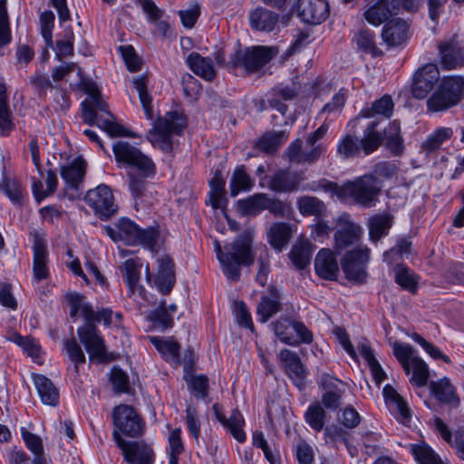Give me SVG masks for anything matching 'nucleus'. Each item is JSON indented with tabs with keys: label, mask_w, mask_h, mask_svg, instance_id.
Wrapping results in <instances>:
<instances>
[{
	"label": "nucleus",
	"mask_w": 464,
	"mask_h": 464,
	"mask_svg": "<svg viewBox=\"0 0 464 464\" xmlns=\"http://www.w3.org/2000/svg\"><path fill=\"white\" fill-rule=\"evenodd\" d=\"M429 387L432 396L440 402L454 406L459 404V398L449 378L443 377L439 381H432Z\"/></svg>",
	"instance_id": "72a5a7b5"
},
{
	"label": "nucleus",
	"mask_w": 464,
	"mask_h": 464,
	"mask_svg": "<svg viewBox=\"0 0 464 464\" xmlns=\"http://www.w3.org/2000/svg\"><path fill=\"white\" fill-rule=\"evenodd\" d=\"M378 121H372L363 130L362 139L355 135L346 134L336 145V156L341 160L360 157L362 154L370 155L381 147V137L377 133Z\"/></svg>",
	"instance_id": "7ed1b4c3"
},
{
	"label": "nucleus",
	"mask_w": 464,
	"mask_h": 464,
	"mask_svg": "<svg viewBox=\"0 0 464 464\" xmlns=\"http://www.w3.org/2000/svg\"><path fill=\"white\" fill-rule=\"evenodd\" d=\"M416 350L409 343H395L393 344V354L401 362L406 374L411 372V358L414 357Z\"/></svg>",
	"instance_id": "0e129e2a"
},
{
	"label": "nucleus",
	"mask_w": 464,
	"mask_h": 464,
	"mask_svg": "<svg viewBox=\"0 0 464 464\" xmlns=\"http://www.w3.org/2000/svg\"><path fill=\"white\" fill-rule=\"evenodd\" d=\"M254 187V181L246 173L244 165L237 167L229 181L230 196L237 197L241 191H249Z\"/></svg>",
	"instance_id": "49530a36"
},
{
	"label": "nucleus",
	"mask_w": 464,
	"mask_h": 464,
	"mask_svg": "<svg viewBox=\"0 0 464 464\" xmlns=\"http://www.w3.org/2000/svg\"><path fill=\"white\" fill-rule=\"evenodd\" d=\"M78 338L89 353L91 362L97 360L102 362L107 360L105 340L97 325L84 323L77 329Z\"/></svg>",
	"instance_id": "ddd939ff"
},
{
	"label": "nucleus",
	"mask_w": 464,
	"mask_h": 464,
	"mask_svg": "<svg viewBox=\"0 0 464 464\" xmlns=\"http://www.w3.org/2000/svg\"><path fill=\"white\" fill-rule=\"evenodd\" d=\"M370 260V249L367 246L348 250L341 259V266L348 281L362 285L366 282V266Z\"/></svg>",
	"instance_id": "9d476101"
},
{
	"label": "nucleus",
	"mask_w": 464,
	"mask_h": 464,
	"mask_svg": "<svg viewBox=\"0 0 464 464\" xmlns=\"http://www.w3.org/2000/svg\"><path fill=\"white\" fill-rule=\"evenodd\" d=\"M274 55L275 53L267 46L239 49L230 57L227 63V68L229 70L243 68L246 73H254L268 63Z\"/></svg>",
	"instance_id": "423d86ee"
},
{
	"label": "nucleus",
	"mask_w": 464,
	"mask_h": 464,
	"mask_svg": "<svg viewBox=\"0 0 464 464\" xmlns=\"http://www.w3.org/2000/svg\"><path fill=\"white\" fill-rule=\"evenodd\" d=\"M253 240L248 233H244L225 246L226 256L222 266V272L226 277L237 282L241 276L242 266H251L255 261L252 251Z\"/></svg>",
	"instance_id": "f03ea898"
},
{
	"label": "nucleus",
	"mask_w": 464,
	"mask_h": 464,
	"mask_svg": "<svg viewBox=\"0 0 464 464\" xmlns=\"http://www.w3.org/2000/svg\"><path fill=\"white\" fill-rule=\"evenodd\" d=\"M292 237L291 225L285 222L274 223L267 233V239L273 248L281 252Z\"/></svg>",
	"instance_id": "37998d69"
},
{
	"label": "nucleus",
	"mask_w": 464,
	"mask_h": 464,
	"mask_svg": "<svg viewBox=\"0 0 464 464\" xmlns=\"http://www.w3.org/2000/svg\"><path fill=\"white\" fill-rule=\"evenodd\" d=\"M393 225V216L389 212L379 213L372 216L368 221L369 237L372 242H377L389 234Z\"/></svg>",
	"instance_id": "c9c22d12"
},
{
	"label": "nucleus",
	"mask_w": 464,
	"mask_h": 464,
	"mask_svg": "<svg viewBox=\"0 0 464 464\" xmlns=\"http://www.w3.org/2000/svg\"><path fill=\"white\" fill-rule=\"evenodd\" d=\"M112 421L113 432H117L121 436L123 434L127 437L138 438L145 430V421L135 408L128 404H120L114 407Z\"/></svg>",
	"instance_id": "6e6552de"
},
{
	"label": "nucleus",
	"mask_w": 464,
	"mask_h": 464,
	"mask_svg": "<svg viewBox=\"0 0 464 464\" xmlns=\"http://www.w3.org/2000/svg\"><path fill=\"white\" fill-rule=\"evenodd\" d=\"M148 320L152 324L155 329L161 332L171 328L174 324L172 316L168 313L164 305H160L159 308L151 311L148 315Z\"/></svg>",
	"instance_id": "13d9d810"
},
{
	"label": "nucleus",
	"mask_w": 464,
	"mask_h": 464,
	"mask_svg": "<svg viewBox=\"0 0 464 464\" xmlns=\"http://www.w3.org/2000/svg\"><path fill=\"white\" fill-rule=\"evenodd\" d=\"M30 237L33 239L34 276L40 282L49 276V269L47 267L48 250L45 235L44 232L34 229L30 232Z\"/></svg>",
	"instance_id": "f3484780"
},
{
	"label": "nucleus",
	"mask_w": 464,
	"mask_h": 464,
	"mask_svg": "<svg viewBox=\"0 0 464 464\" xmlns=\"http://www.w3.org/2000/svg\"><path fill=\"white\" fill-rule=\"evenodd\" d=\"M186 127V121L177 111H169L164 118H160L150 134L180 135Z\"/></svg>",
	"instance_id": "c756f323"
},
{
	"label": "nucleus",
	"mask_w": 464,
	"mask_h": 464,
	"mask_svg": "<svg viewBox=\"0 0 464 464\" xmlns=\"http://www.w3.org/2000/svg\"><path fill=\"white\" fill-rule=\"evenodd\" d=\"M412 453L419 464H441L440 456L427 444L413 445Z\"/></svg>",
	"instance_id": "338daca9"
},
{
	"label": "nucleus",
	"mask_w": 464,
	"mask_h": 464,
	"mask_svg": "<svg viewBox=\"0 0 464 464\" xmlns=\"http://www.w3.org/2000/svg\"><path fill=\"white\" fill-rule=\"evenodd\" d=\"M64 349L67 352L69 359L74 365V371L76 373L79 372V366L85 362V354L81 347V345L77 343L75 338L66 339L63 341Z\"/></svg>",
	"instance_id": "69168bd1"
},
{
	"label": "nucleus",
	"mask_w": 464,
	"mask_h": 464,
	"mask_svg": "<svg viewBox=\"0 0 464 464\" xmlns=\"http://www.w3.org/2000/svg\"><path fill=\"white\" fill-rule=\"evenodd\" d=\"M382 395L391 412L399 415L402 420L411 418V409L407 402L392 385L386 384L383 387Z\"/></svg>",
	"instance_id": "e433bc0d"
},
{
	"label": "nucleus",
	"mask_w": 464,
	"mask_h": 464,
	"mask_svg": "<svg viewBox=\"0 0 464 464\" xmlns=\"http://www.w3.org/2000/svg\"><path fill=\"white\" fill-rule=\"evenodd\" d=\"M400 9V3L398 0H378L372 6L364 12L365 20L374 25L378 26L384 22L397 14Z\"/></svg>",
	"instance_id": "5701e85b"
},
{
	"label": "nucleus",
	"mask_w": 464,
	"mask_h": 464,
	"mask_svg": "<svg viewBox=\"0 0 464 464\" xmlns=\"http://www.w3.org/2000/svg\"><path fill=\"white\" fill-rule=\"evenodd\" d=\"M400 9V3L398 0H378L372 6L364 12L365 20L374 25L378 26L384 22L397 14Z\"/></svg>",
	"instance_id": "b1692460"
},
{
	"label": "nucleus",
	"mask_w": 464,
	"mask_h": 464,
	"mask_svg": "<svg viewBox=\"0 0 464 464\" xmlns=\"http://www.w3.org/2000/svg\"><path fill=\"white\" fill-rule=\"evenodd\" d=\"M85 296L80 293H71L66 295V300L70 306V316L75 318L79 313L84 322L96 325L103 322L105 326H110L112 323V311L110 308H102L100 311H94L92 304L84 302Z\"/></svg>",
	"instance_id": "9b49d317"
},
{
	"label": "nucleus",
	"mask_w": 464,
	"mask_h": 464,
	"mask_svg": "<svg viewBox=\"0 0 464 464\" xmlns=\"http://www.w3.org/2000/svg\"><path fill=\"white\" fill-rule=\"evenodd\" d=\"M410 365L412 368L411 383L418 387L425 386L430 375L426 362L420 357H412Z\"/></svg>",
	"instance_id": "052dcab7"
},
{
	"label": "nucleus",
	"mask_w": 464,
	"mask_h": 464,
	"mask_svg": "<svg viewBox=\"0 0 464 464\" xmlns=\"http://www.w3.org/2000/svg\"><path fill=\"white\" fill-rule=\"evenodd\" d=\"M329 123L324 121L323 124L306 138V145L310 150L303 152L302 163L313 164L316 162L326 151V146L320 141L326 136Z\"/></svg>",
	"instance_id": "393cba45"
},
{
	"label": "nucleus",
	"mask_w": 464,
	"mask_h": 464,
	"mask_svg": "<svg viewBox=\"0 0 464 464\" xmlns=\"http://www.w3.org/2000/svg\"><path fill=\"white\" fill-rule=\"evenodd\" d=\"M394 281L402 290L415 295L419 289L420 276L403 263L397 264L394 268Z\"/></svg>",
	"instance_id": "58836bf2"
},
{
	"label": "nucleus",
	"mask_w": 464,
	"mask_h": 464,
	"mask_svg": "<svg viewBox=\"0 0 464 464\" xmlns=\"http://www.w3.org/2000/svg\"><path fill=\"white\" fill-rule=\"evenodd\" d=\"M314 270L320 278L336 281L339 275V265L334 252L329 248L320 249L314 259Z\"/></svg>",
	"instance_id": "4be33fe9"
},
{
	"label": "nucleus",
	"mask_w": 464,
	"mask_h": 464,
	"mask_svg": "<svg viewBox=\"0 0 464 464\" xmlns=\"http://www.w3.org/2000/svg\"><path fill=\"white\" fill-rule=\"evenodd\" d=\"M33 380L42 402L56 406L59 403V392L53 382L43 374H34Z\"/></svg>",
	"instance_id": "a19ab883"
},
{
	"label": "nucleus",
	"mask_w": 464,
	"mask_h": 464,
	"mask_svg": "<svg viewBox=\"0 0 464 464\" xmlns=\"http://www.w3.org/2000/svg\"><path fill=\"white\" fill-rule=\"evenodd\" d=\"M112 436L129 464H150V454L140 451L138 442L127 441L117 432H112Z\"/></svg>",
	"instance_id": "2f4dec72"
},
{
	"label": "nucleus",
	"mask_w": 464,
	"mask_h": 464,
	"mask_svg": "<svg viewBox=\"0 0 464 464\" xmlns=\"http://www.w3.org/2000/svg\"><path fill=\"white\" fill-rule=\"evenodd\" d=\"M86 161L82 157L75 158L71 164L61 169V177L67 187L78 189L86 173Z\"/></svg>",
	"instance_id": "f704fd0d"
},
{
	"label": "nucleus",
	"mask_w": 464,
	"mask_h": 464,
	"mask_svg": "<svg viewBox=\"0 0 464 464\" xmlns=\"http://www.w3.org/2000/svg\"><path fill=\"white\" fill-rule=\"evenodd\" d=\"M119 224L121 241L126 245H140L150 250H153L157 246L160 237L158 228L153 227L141 228L135 222L126 218H121Z\"/></svg>",
	"instance_id": "1a4fd4ad"
},
{
	"label": "nucleus",
	"mask_w": 464,
	"mask_h": 464,
	"mask_svg": "<svg viewBox=\"0 0 464 464\" xmlns=\"http://www.w3.org/2000/svg\"><path fill=\"white\" fill-rule=\"evenodd\" d=\"M381 137V146L384 143L386 149L393 156H401L404 151V140L401 132V124L398 121H391L382 131L377 130Z\"/></svg>",
	"instance_id": "cd10ccee"
},
{
	"label": "nucleus",
	"mask_w": 464,
	"mask_h": 464,
	"mask_svg": "<svg viewBox=\"0 0 464 464\" xmlns=\"http://www.w3.org/2000/svg\"><path fill=\"white\" fill-rule=\"evenodd\" d=\"M338 229L334 233L335 249L343 250L360 242L363 230L359 224L351 219L348 213H343L337 218Z\"/></svg>",
	"instance_id": "2eb2a0df"
},
{
	"label": "nucleus",
	"mask_w": 464,
	"mask_h": 464,
	"mask_svg": "<svg viewBox=\"0 0 464 464\" xmlns=\"http://www.w3.org/2000/svg\"><path fill=\"white\" fill-rule=\"evenodd\" d=\"M84 201L93 210L95 216L102 221L108 220L118 211L112 191L105 184L88 190Z\"/></svg>",
	"instance_id": "f8f14e48"
},
{
	"label": "nucleus",
	"mask_w": 464,
	"mask_h": 464,
	"mask_svg": "<svg viewBox=\"0 0 464 464\" xmlns=\"http://www.w3.org/2000/svg\"><path fill=\"white\" fill-rule=\"evenodd\" d=\"M297 208L303 216H314L315 218H321L327 215L325 204L312 196H304L298 198Z\"/></svg>",
	"instance_id": "c03bdc74"
},
{
	"label": "nucleus",
	"mask_w": 464,
	"mask_h": 464,
	"mask_svg": "<svg viewBox=\"0 0 464 464\" xmlns=\"http://www.w3.org/2000/svg\"><path fill=\"white\" fill-rule=\"evenodd\" d=\"M266 193H255L236 202V209L243 217H255L265 210Z\"/></svg>",
	"instance_id": "79ce46f5"
},
{
	"label": "nucleus",
	"mask_w": 464,
	"mask_h": 464,
	"mask_svg": "<svg viewBox=\"0 0 464 464\" xmlns=\"http://www.w3.org/2000/svg\"><path fill=\"white\" fill-rule=\"evenodd\" d=\"M188 392L197 399L206 401L209 394V380L205 374L185 375Z\"/></svg>",
	"instance_id": "de8ad7c7"
},
{
	"label": "nucleus",
	"mask_w": 464,
	"mask_h": 464,
	"mask_svg": "<svg viewBox=\"0 0 464 464\" xmlns=\"http://www.w3.org/2000/svg\"><path fill=\"white\" fill-rule=\"evenodd\" d=\"M304 179L302 172L289 169H278L269 178L268 188L276 193H292L299 190Z\"/></svg>",
	"instance_id": "6ab92c4d"
},
{
	"label": "nucleus",
	"mask_w": 464,
	"mask_h": 464,
	"mask_svg": "<svg viewBox=\"0 0 464 464\" xmlns=\"http://www.w3.org/2000/svg\"><path fill=\"white\" fill-rule=\"evenodd\" d=\"M158 274L154 279V285L163 295H168L176 284L175 263L169 256H163L158 259Z\"/></svg>",
	"instance_id": "412c9836"
},
{
	"label": "nucleus",
	"mask_w": 464,
	"mask_h": 464,
	"mask_svg": "<svg viewBox=\"0 0 464 464\" xmlns=\"http://www.w3.org/2000/svg\"><path fill=\"white\" fill-rule=\"evenodd\" d=\"M279 360L285 371V373L292 380L293 383L299 389L305 387V379L308 372L303 364L299 355L289 350L282 349L278 354Z\"/></svg>",
	"instance_id": "a211bd4d"
},
{
	"label": "nucleus",
	"mask_w": 464,
	"mask_h": 464,
	"mask_svg": "<svg viewBox=\"0 0 464 464\" xmlns=\"http://www.w3.org/2000/svg\"><path fill=\"white\" fill-rule=\"evenodd\" d=\"M132 83L138 92L140 103L142 105L145 115L148 119H153L152 96L148 92V77L146 75H139L134 77Z\"/></svg>",
	"instance_id": "3c124183"
},
{
	"label": "nucleus",
	"mask_w": 464,
	"mask_h": 464,
	"mask_svg": "<svg viewBox=\"0 0 464 464\" xmlns=\"http://www.w3.org/2000/svg\"><path fill=\"white\" fill-rule=\"evenodd\" d=\"M276 336L284 343L290 346H299L301 343L310 344L313 333L301 321L291 320L281 316L271 324Z\"/></svg>",
	"instance_id": "0eeeda50"
},
{
	"label": "nucleus",
	"mask_w": 464,
	"mask_h": 464,
	"mask_svg": "<svg viewBox=\"0 0 464 464\" xmlns=\"http://www.w3.org/2000/svg\"><path fill=\"white\" fill-rule=\"evenodd\" d=\"M354 39L357 46L365 53L377 57L382 54V52L376 46L374 34L368 28H362L355 34Z\"/></svg>",
	"instance_id": "5fc2aeb1"
},
{
	"label": "nucleus",
	"mask_w": 464,
	"mask_h": 464,
	"mask_svg": "<svg viewBox=\"0 0 464 464\" xmlns=\"http://www.w3.org/2000/svg\"><path fill=\"white\" fill-rule=\"evenodd\" d=\"M30 84L37 93L38 98L45 100L47 97V91L49 89H54L53 85L47 74L35 72L29 77Z\"/></svg>",
	"instance_id": "774afa93"
},
{
	"label": "nucleus",
	"mask_w": 464,
	"mask_h": 464,
	"mask_svg": "<svg viewBox=\"0 0 464 464\" xmlns=\"http://www.w3.org/2000/svg\"><path fill=\"white\" fill-rule=\"evenodd\" d=\"M408 29L407 23L402 19H391L383 26L382 33V40L389 46L400 45L406 41Z\"/></svg>",
	"instance_id": "473e14b6"
},
{
	"label": "nucleus",
	"mask_w": 464,
	"mask_h": 464,
	"mask_svg": "<svg viewBox=\"0 0 464 464\" xmlns=\"http://www.w3.org/2000/svg\"><path fill=\"white\" fill-rule=\"evenodd\" d=\"M140 267L138 259L129 258L123 263L124 277L130 295L134 294L140 279Z\"/></svg>",
	"instance_id": "4d7b16f0"
},
{
	"label": "nucleus",
	"mask_w": 464,
	"mask_h": 464,
	"mask_svg": "<svg viewBox=\"0 0 464 464\" xmlns=\"http://www.w3.org/2000/svg\"><path fill=\"white\" fill-rule=\"evenodd\" d=\"M317 384L324 392H332L334 393L344 394L346 383L336 376L323 372L317 379Z\"/></svg>",
	"instance_id": "bf43d9fd"
},
{
	"label": "nucleus",
	"mask_w": 464,
	"mask_h": 464,
	"mask_svg": "<svg viewBox=\"0 0 464 464\" xmlns=\"http://www.w3.org/2000/svg\"><path fill=\"white\" fill-rule=\"evenodd\" d=\"M464 77L444 76L426 101L427 111L445 112L457 106L463 98Z\"/></svg>",
	"instance_id": "20e7f679"
},
{
	"label": "nucleus",
	"mask_w": 464,
	"mask_h": 464,
	"mask_svg": "<svg viewBox=\"0 0 464 464\" xmlns=\"http://www.w3.org/2000/svg\"><path fill=\"white\" fill-rule=\"evenodd\" d=\"M326 189L332 191L341 200L352 198L364 208H371L375 205L381 188L375 177L364 175L353 181H347L342 186L328 182Z\"/></svg>",
	"instance_id": "f257e3e1"
},
{
	"label": "nucleus",
	"mask_w": 464,
	"mask_h": 464,
	"mask_svg": "<svg viewBox=\"0 0 464 464\" xmlns=\"http://www.w3.org/2000/svg\"><path fill=\"white\" fill-rule=\"evenodd\" d=\"M249 24L253 30L272 32L278 23L279 14L263 6H257L249 14Z\"/></svg>",
	"instance_id": "7c9ffc66"
},
{
	"label": "nucleus",
	"mask_w": 464,
	"mask_h": 464,
	"mask_svg": "<svg viewBox=\"0 0 464 464\" xmlns=\"http://www.w3.org/2000/svg\"><path fill=\"white\" fill-rule=\"evenodd\" d=\"M187 63L190 70L206 81H212L216 77V71L211 58L203 57L198 53L193 52L187 58Z\"/></svg>",
	"instance_id": "ea45409f"
},
{
	"label": "nucleus",
	"mask_w": 464,
	"mask_h": 464,
	"mask_svg": "<svg viewBox=\"0 0 464 464\" xmlns=\"http://www.w3.org/2000/svg\"><path fill=\"white\" fill-rule=\"evenodd\" d=\"M440 82V71L437 65L425 64L414 74L411 85L412 96L419 100L426 98L432 90H435V85Z\"/></svg>",
	"instance_id": "dca6fc26"
},
{
	"label": "nucleus",
	"mask_w": 464,
	"mask_h": 464,
	"mask_svg": "<svg viewBox=\"0 0 464 464\" xmlns=\"http://www.w3.org/2000/svg\"><path fill=\"white\" fill-rule=\"evenodd\" d=\"M285 130L269 132L261 137L256 143V148L266 154H274L287 140Z\"/></svg>",
	"instance_id": "8fccbe9b"
},
{
	"label": "nucleus",
	"mask_w": 464,
	"mask_h": 464,
	"mask_svg": "<svg viewBox=\"0 0 464 464\" xmlns=\"http://www.w3.org/2000/svg\"><path fill=\"white\" fill-rule=\"evenodd\" d=\"M438 50L443 69L454 70L464 66V47L455 37L440 42Z\"/></svg>",
	"instance_id": "aec40b11"
},
{
	"label": "nucleus",
	"mask_w": 464,
	"mask_h": 464,
	"mask_svg": "<svg viewBox=\"0 0 464 464\" xmlns=\"http://www.w3.org/2000/svg\"><path fill=\"white\" fill-rule=\"evenodd\" d=\"M81 106L82 121L91 126L94 125L98 111L106 113L111 119L114 118L113 114L109 111L107 103L102 100L101 92L91 97V102L83 101Z\"/></svg>",
	"instance_id": "4c0bfd02"
},
{
	"label": "nucleus",
	"mask_w": 464,
	"mask_h": 464,
	"mask_svg": "<svg viewBox=\"0 0 464 464\" xmlns=\"http://www.w3.org/2000/svg\"><path fill=\"white\" fill-rule=\"evenodd\" d=\"M151 343L165 358L172 362H179L180 345L173 340H165L159 336L150 337Z\"/></svg>",
	"instance_id": "864d4df0"
},
{
	"label": "nucleus",
	"mask_w": 464,
	"mask_h": 464,
	"mask_svg": "<svg viewBox=\"0 0 464 464\" xmlns=\"http://www.w3.org/2000/svg\"><path fill=\"white\" fill-rule=\"evenodd\" d=\"M452 135L453 130L451 128H438L433 133L429 135L422 147L428 151H433L439 149L445 140L450 139Z\"/></svg>",
	"instance_id": "e2e57ef3"
},
{
	"label": "nucleus",
	"mask_w": 464,
	"mask_h": 464,
	"mask_svg": "<svg viewBox=\"0 0 464 464\" xmlns=\"http://www.w3.org/2000/svg\"><path fill=\"white\" fill-rule=\"evenodd\" d=\"M282 309L281 295L277 287L270 285L267 294L263 295L257 304L256 314L261 323H266L273 315Z\"/></svg>",
	"instance_id": "bb28decb"
},
{
	"label": "nucleus",
	"mask_w": 464,
	"mask_h": 464,
	"mask_svg": "<svg viewBox=\"0 0 464 464\" xmlns=\"http://www.w3.org/2000/svg\"><path fill=\"white\" fill-rule=\"evenodd\" d=\"M112 151L119 167L134 169L143 178L155 176L156 165L152 160L130 142L124 140L115 142Z\"/></svg>",
	"instance_id": "39448f33"
},
{
	"label": "nucleus",
	"mask_w": 464,
	"mask_h": 464,
	"mask_svg": "<svg viewBox=\"0 0 464 464\" xmlns=\"http://www.w3.org/2000/svg\"><path fill=\"white\" fill-rule=\"evenodd\" d=\"M0 190L14 205H22L24 188L18 179L9 177L4 172L0 182Z\"/></svg>",
	"instance_id": "a18cd8bd"
},
{
	"label": "nucleus",
	"mask_w": 464,
	"mask_h": 464,
	"mask_svg": "<svg viewBox=\"0 0 464 464\" xmlns=\"http://www.w3.org/2000/svg\"><path fill=\"white\" fill-rule=\"evenodd\" d=\"M293 12L305 24H320L329 16L330 8L326 0H297Z\"/></svg>",
	"instance_id": "4468645a"
},
{
	"label": "nucleus",
	"mask_w": 464,
	"mask_h": 464,
	"mask_svg": "<svg viewBox=\"0 0 464 464\" xmlns=\"http://www.w3.org/2000/svg\"><path fill=\"white\" fill-rule=\"evenodd\" d=\"M358 350L367 362L375 383L380 385L386 379L387 375L376 359L372 349L366 343H361L358 346Z\"/></svg>",
	"instance_id": "09e8293b"
},
{
	"label": "nucleus",
	"mask_w": 464,
	"mask_h": 464,
	"mask_svg": "<svg viewBox=\"0 0 464 464\" xmlns=\"http://www.w3.org/2000/svg\"><path fill=\"white\" fill-rule=\"evenodd\" d=\"M298 93L299 90L295 84H278L266 93L268 105L285 116L288 111V106L285 102L293 101Z\"/></svg>",
	"instance_id": "a878e982"
},
{
	"label": "nucleus",
	"mask_w": 464,
	"mask_h": 464,
	"mask_svg": "<svg viewBox=\"0 0 464 464\" xmlns=\"http://www.w3.org/2000/svg\"><path fill=\"white\" fill-rule=\"evenodd\" d=\"M393 101L388 94L383 95L379 100L375 101L370 108H364L360 111V116L362 118H372L375 114H381L385 118H390L393 112Z\"/></svg>",
	"instance_id": "603ef678"
},
{
	"label": "nucleus",
	"mask_w": 464,
	"mask_h": 464,
	"mask_svg": "<svg viewBox=\"0 0 464 464\" xmlns=\"http://www.w3.org/2000/svg\"><path fill=\"white\" fill-rule=\"evenodd\" d=\"M289 257L294 266L297 269L302 270L310 264L312 250L305 244L295 245L289 253Z\"/></svg>",
	"instance_id": "680f3d73"
},
{
	"label": "nucleus",
	"mask_w": 464,
	"mask_h": 464,
	"mask_svg": "<svg viewBox=\"0 0 464 464\" xmlns=\"http://www.w3.org/2000/svg\"><path fill=\"white\" fill-rule=\"evenodd\" d=\"M326 416L324 408L319 402H314L309 405L304 417L312 430L321 431L324 430Z\"/></svg>",
	"instance_id": "6e6d98bb"
},
{
	"label": "nucleus",
	"mask_w": 464,
	"mask_h": 464,
	"mask_svg": "<svg viewBox=\"0 0 464 464\" xmlns=\"http://www.w3.org/2000/svg\"><path fill=\"white\" fill-rule=\"evenodd\" d=\"M213 410L217 420L223 425V427L240 443L244 442L246 439V433L243 430L245 424L244 418L237 409L232 411L230 416L227 418L219 410L218 405L214 404Z\"/></svg>",
	"instance_id": "c85d7f7f"
}]
</instances>
